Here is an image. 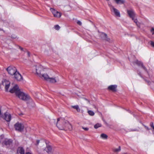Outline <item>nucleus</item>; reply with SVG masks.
<instances>
[{
	"mask_svg": "<svg viewBox=\"0 0 154 154\" xmlns=\"http://www.w3.org/2000/svg\"><path fill=\"white\" fill-rule=\"evenodd\" d=\"M57 126L59 129L71 131L72 130V126L71 124L66 120L63 119L59 118L57 119Z\"/></svg>",
	"mask_w": 154,
	"mask_h": 154,
	"instance_id": "obj_1",
	"label": "nucleus"
},
{
	"mask_svg": "<svg viewBox=\"0 0 154 154\" xmlns=\"http://www.w3.org/2000/svg\"><path fill=\"white\" fill-rule=\"evenodd\" d=\"M9 92L12 93H15L17 96L23 100H27L30 98L29 95L21 92L17 85H15L11 89Z\"/></svg>",
	"mask_w": 154,
	"mask_h": 154,
	"instance_id": "obj_2",
	"label": "nucleus"
},
{
	"mask_svg": "<svg viewBox=\"0 0 154 154\" xmlns=\"http://www.w3.org/2000/svg\"><path fill=\"white\" fill-rule=\"evenodd\" d=\"M127 12L129 17L131 18L132 20L134 21V22L136 23L137 26L139 28H140V23H138L137 19L135 18L136 14L134 11L131 9L130 10H128Z\"/></svg>",
	"mask_w": 154,
	"mask_h": 154,
	"instance_id": "obj_3",
	"label": "nucleus"
},
{
	"mask_svg": "<svg viewBox=\"0 0 154 154\" xmlns=\"http://www.w3.org/2000/svg\"><path fill=\"white\" fill-rule=\"evenodd\" d=\"M6 70L9 74L12 75H14L17 72L16 68L13 66H9L6 69Z\"/></svg>",
	"mask_w": 154,
	"mask_h": 154,
	"instance_id": "obj_4",
	"label": "nucleus"
},
{
	"mask_svg": "<svg viewBox=\"0 0 154 154\" xmlns=\"http://www.w3.org/2000/svg\"><path fill=\"white\" fill-rule=\"evenodd\" d=\"M16 130L21 132L23 130L24 126L23 124L17 122L14 125Z\"/></svg>",
	"mask_w": 154,
	"mask_h": 154,
	"instance_id": "obj_5",
	"label": "nucleus"
},
{
	"mask_svg": "<svg viewBox=\"0 0 154 154\" xmlns=\"http://www.w3.org/2000/svg\"><path fill=\"white\" fill-rule=\"evenodd\" d=\"M45 69L41 65L37 66L36 67V74L39 76L41 77V75L43 74L44 71Z\"/></svg>",
	"mask_w": 154,
	"mask_h": 154,
	"instance_id": "obj_6",
	"label": "nucleus"
},
{
	"mask_svg": "<svg viewBox=\"0 0 154 154\" xmlns=\"http://www.w3.org/2000/svg\"><path fill=\"white\" fill-rule=\"evenodd\" d=\"M111 11L112 12H113L115 15L117 17H120V12L119 10L115 8L114 6L111 5H109Z\"/></svg>",
	"mask_w": 154,
	"mask_h": 154,
	"instance_id": "obj_7",
	"label": "nucleus"
},
{
	"mask_svg": "<svg viewBox=\"0 0 154 154\" xmlns=\"http://www.w3.org/2000/svg\"><path fill=\"white\" fill-rule=\"evenodd\" d=\"M50 10L52 13L54 17L59 18L61 17L62 15L61 13L57 11L53 8H51Z\"/></svg>",
	"mask_w": 154,
	"mask_h": 154,
	"instance_id": "obj_8",
	"label": "nucleus"
},
{
	"mask_svg": "<svg viewBox=\"0 0 154 154\" xmlns=\"http://www.w3.org/2000/svg\"><path fill=\"white\" fill-rule=\"evenodd\" d=\"M2 84L4 86H5V91H8L10 85L9 81L6 79H4L2 81Z\"/></svg>",
	"mask_w": 154,
	"mask_h": 154,
	"instance_id": "obj_9",
	"label": "nucleus"
},
{
	"mask_svg": "<svg viewBox=\"0 0 154 154\" xmlns=\"http://www.w3.org/2000/svg\"><path fill=\"white\" fill-rule=\"evenodd\" d=\"M45 143L46 144L47 146L46 148L45 149V150L48 153H50L51 152L52 148V147L49 145H47V144L48 143V141L47 142L45 140H43L41 141V143Z\"/></svg>",
	"mask_w": 154,
	"mask_h": 154,
	"instance_id": "obj_10",
	"label": "nucleus"
},
{
	"mask_svg": "<svg viewBox=\"0 0 154 154\" xmlns=\"http://www.w3.org/2000/svg\"><path fill=\"white\" fill-rule=\"evenodd\" d=\"M12 143V140L10 139H5L2 143L3 146L5 145L7 147H8L9 146L11 145Z\"/></svg>",
	"mask_w": 154,
	"mask_h": 154,
	"instance_id": "obj_11",
	"label": "nucleus"
},
{
	"mask_svg": "<svg viewBox=\"0 0 154 154\" xmlns=\"http://www.w3.org/2000/svg\"><path fill=\"white\" fill-rule=\"evenodd\" d=\"M14 78L17 81H20L22 79V77L20 74L17 72L14 75Z\"/></svg>",
	"mask_w": 154,
	"mask_h": 154,
	"instance_id": "obj_12",
	"label": "nucleus"
},
{
	"mask_svg": "<svg viewBox=\"0 0 154 154\" xmlns=\"http://www.w3.org/2000/svg\"><path fill=\"white\" fill-rule=\"evenodd\" d=\"M3 117L4 119L7 122H9L11 119V115L8 112H5L4 114V116Z\"/></svg>",
	"mask_w": 154,
	"mask_h": 154,
	"instance_id": "obj_13",
	"label": "nucleus"
},
{
	"mask_svg": "<svg viewBox=\"0 0 154 154\" xmlns=\"http://www.w3.org/2000/svg\"><path fill=\"white\" fill-rule=\"evenodd\" d=\"M117 85H112L109 86L108 89L109 90L113 92H116L117 91Z\"/></svg>",
	"mask_w": 154,
	"mask_h": 154,
	"instance_id": "obj_14",
	"label": "nucleus"
},
{
	"mask_svg": "<svg viewBox=\"0 0 154 154\" xmlns=\"http://www.w3.org/2000/svg\"><path fill=\"white\" fill-rule=\"evenodd\" d=\"M59 81L58 77L53 78H49L48 81L52 83H55Z\"/></svg>",
	"mask_w": 154,
	"mask_h": 154,
	"instance_id": "obj_15",
	"label": "nucleus"
},
{
	"mask_svg": "<svg viewBox=\"0 0 154 154\" xmlns=\"http://www.w3.org/2000/svg\"><path fill=\"white\" fill-rule=\"evenodd\" d=\"M17 152L18 154H25V151L23 147H19L17 149Z\"/></svg>",
	"mask_w": 154,
	"mask_h": 154,
	"instance_id": "obj_16",
	"label": "nucleus"
},
{
	"mask_svg": "<svg viewBox=\"0 0 154 154\" xmlns=\"http://www.w3.org/2000/svg\"><path fill=\"white\" fill-rule=\"evenodd\" d=\"M135 63L138 66H141L142 67L143 69H144L146 71H147V70L146 68L144 66H143V63L141 62L138 60H137L135 62Z\"/></svg>",
	"mask_w": 154,
	"mask_h": 154,
	"instance_id": "obj_17",
	"label": "nucleus"
},
{
	"mask_svg": "<svg viewBox=\"0 0 154 154\" xmlns=\"http://www.w3.org/2000/svg\"><path fill=\"white\" fill-rule=\"evenodd\" d=\"M40 77L41 78H43L44 80L47 81H48L50 78L49 76L47 74H42L41 75V77Z\"/></svg>",
	"mask_w": 154,
	"mask_h": 154,
	"instance_id": "obj_18",
	"label": "nucleus"
},
{
	"mask_svg": "<svg viewBox=\"0 0 154 154\" xmlns=\"http://www.w3.org/2000/svg\"><path fill=\"white\" fill-rule=\"evenodd\" d=\"M100 137L103 139H106L108 137V136L104 133H103L101 134L100 136Z\"/></svg>",
	"mask_w": 154,
	"mask_h": 154,
	"instance_id": "obj_19",
	"label": "nucleus"
},
{
	"mask_svg": "<svg viewBox=\"0 0 154 154\" xmlns=\"http://www.w3.org/2000/svg\"><path fill=\"white\" fill-rule=\"evenodd\" d=\"M72 107L74 109H76L77 111L78 112H79L80 111V109H79V106L78 105L72 106Z\"/></svg>",
	"mask_w": 154,
	"mask_h": 154,
	"instance_id": "obj_20",
	"label": "nucleus"
},
{
	"mask_svg": "<svg viewBox=\"0 0 154 154\" xmlns=\"http://www.w3.org/2000/svg\"><path fill=\"white\" fill-rule=\"evenodd\" d=\"M117 4H124L125 1L124 0H114Z\"/></svg>",
	"mask_w": 154,
	"mask_h": 154,
	"instance_id": "obj_21",
	"label": "nucleus"
},
{
	"mask_svg": "<svg viewBox=\"0 0 154 154\" xmlns=\"http://www.w3.org/2000/svg\"><path fill=\"white\" fill-rule=\"evenodd\" d=\"M121 150V147L119 146L118 148H114L113 149V151L114 152H118L120 151Z\"/></svg>",
	"mask_w": 154,
	"mask_h": 154,
	"instance_id": "obj_22",
	"label": "nucleus"
},
{
	"mask_svg": "<svg viewBox=\"0 0 154 154\" xmlns=\"http://www.w3.org/2000/svg\"><path fill=\"white\" fill-rule=\"evenodd\" d=\"M101 124L97 123L94 125V128L96 129H97L99 127H101Z\"/></svg>",
	"mask_w": 154,
	"mask_h": 154,
	"instance_id": "obj_23",
	"label": "nucleus"
},
{
	"mask_svg": "<svg viewBox=\"0 0 154 154\" xmlns=\"http://www.w3.org/2000/svg\"><path fill=\"white\" fill-rule=\"evenodd\" d=\"M88 113L91 116H93L94 115V113L91 110L88 111Z\"/></svg>",
	"mask_w": 154,
	"mask_h": 154,
	"instance_id": "obj_24",
	"label": "nucleus"
},
{
	"mask_svg": "<svg viewBox=\"0 0 154 154\" xmlns=\"http://www.w3.org/2000/svg\"><path fill=\"white\" fill-rule=\"evenodd\" d=\"M60 27L58 25H56L54 26V28L56 30H58L60 29Z\"/></svg>",
	"mask_w": 154,
	"mask_h": 154,
	"instance_id": "obj_25",
	"label": "nucleus"
},
{
	"mask_svg": "<svg viewBox=\"0 0 154 154\" xmlns=\"http://www.w3.org/2000/svg\"><path fill=\"white\" fill-rule=\"evenodd\" d=\"M150 125L154 130V126L153 125V123L152 122H151L150 123Z\"/></svg>",
	"mask_w": 154,
	"mask_h": 154,
	"instance_id": "obj_26",
	"label": "nucleus"
},
{
	"mask_svg": "<svg viewBox=\"0 0 154 154\" xmlns=\"http://www.w3.org/2000/svg\"><path fill=\"white\" fill-rule=\"evenodd\" d=\"M150 45L152 47H154V42H153L152 41H151Z\"/></svg>",
	"mask_w": 154,
	"mask_h": 154,
	"instance_id": "obj_27",
	"label": "nucleus"
},
{
	"mask_svg": "<svg viewBox=\"0 0 154 154\" xmlns=\"http://www.w3.org/2000/svg\"><path fill=\"white\" fill-rule=\"evenodd\" d=\"M151 32L152 33V35H153L154 34V28H152L151 30Z\"/></svg>",
	"mask_w": 154,
	"mask_h": 154,
	"instance_id": "obj_28",
	"label": "nucleus"
},
{
	"mask_svg": "<svg viewBox=\"0 0 154 154\" xmlns=\"http://www.w3.org/2000/svg\"><path fill=\"white\" fill-rule=\"evenodd\" d=\"M77 23L78 25H80V26L82 24L81 22L80 21H79V20L77 21Z\"/></svg>",
	"mask_w": 154,
	"mask_h": 154,
	"instance_id": "obj_29",
	"label": "nucleus"
},
{
	"mask_svg": "<svg viewBox=\"0 0 154 154\" xmlns=\"http://www.w3.org/2000/svg\"><path fill=\"white\" fill-rule=\"evenodd\" d=\"M82 128L84 130H85V131H88L89 129L88 128H84V127H82Z\"/></svg>",
	"mask_w": 154,
	"mask_h": 154,
	"instance_id": "obj_30",
	"label": "nucleus"
},
{
	"mask_svg": "<svg viewBox=\"0 0 154 154\" xmlns=\"http://www.w3.org/2000/svg\"><path fill=\"white\" fill-rule=\"evenodd\" d=\"M40 141L39 140H37V141H36V145H38L39 143H40Z\"/></svg>",
	"mask_w": 154,
	"mask_h": 154,
	"instance_id": "obj_31",
	"label": "nucleus"
},
{
	"mask_svg": "<svg viewBox=\"0 0 154 154\" xmlns=\"http://www.w3.org/2000/svg\"><path fill=\"white\" fill-rule=\"evenodd\" d=\"M19 48L21 50L23 51V49L20 46H19Z\"/></svg>",
	"mask_w": 154,
	"mask_h": 154,
	"instance_id": "obj_32",
	"label": "nucleus"
},
{
	"mask_svg": "<svg viewBox=\"0 0 154 154\" xmlns=\"http://www.w3.org/2000/svg\"><path fill=\"white\" fill-rule=\"evenodd\" d=\"M26 154H32L29 152H26Z\"/></svg>",
	"mask_w": 154,
	"mask_h": 154,
	"instance_id": "obj_33",
	"label": "nucleus"
},
{
	"mask_svg": "<svg viewBox=\"0 0 154 154\" xmlns=\"http://www.w3.org/2000/svg\"><path fill=\"white\" fill-rule=\"evenodd\" d=\"M27 54L28 55V56H30V53H29V52H27Z\"/></svg>",
	"mask_w": 154,
	"mask_h": 154,
	"instance_id": "obj_34",
	"label": "nucleus"
},
{
	"mask_svg": "<svg viewBox=\"0 0 154 154\" xmlns=\"http://www.w3.org/2000/svg\"><path fill=\"white\" fill-rule=\"evenodd\" d=\"M0 115H1V117H2V113L1 112V114H0Z\"/></svg>",
	"mask_w": 154,
	"mask_h": 154,
	"instance_id": "obj_35",
	"label": "nucleus"
},
{
	"mask_svg": "<svg viewBox=\"0 0 154 154\" xmlns=\"http://www.w3.org/2000/svg\"><path fill=\"white\" fill-rule=\"evenodd\" d=\"M104 35H105V37H106L107 36V35L106 34H104Z\"/></svg>",
	"mask_w": 154,
	"mask_h": 154,
	"instance_id": "obj_36",
	"label": "nucleus"
},
{
	"mask_svg": "<svg viewBox=\"0 0 154 154\" xmlns=\"http://www.w3.org/2000/svg\"><path fill=\"white\" fill-rule=\"evenodd\" d=\"M123 154H128L127 153H124Z\"/></svg>",
	"mask_w": 154,
	"mask_h": 154,
	"instance_id": "obj_37",
	"label": "nucleus"
},
{
	"mask_svg": "<svg viewBox=\"0 0 154 154\" xmlns=\"http://www.w3.org/2000/svg\"><path fill=\"white\" fill-rule=\"evenodd\" d=\"M2 136V135L1 136V138Z\"/></svg>",
	"mask_w": 154,
	"mask_h": 154,
	"instance_id": "obj_38",
	"label": "nucleus"
},
{
	"mask_svg": "<svg viewBox=\"0 0 154 154\" xmlns=\"http://www.w3.org/2000/svg\"><path fill=\"white\" fill-rule=\"evenodd\" d=\"M85 99L86 100H88L87 99Z\"/></svg>",
	"mask_w": 154,
	"mask_h": 154,
	"instance_id": "obj_39",
	"label": "nucleus"
},
{
	"mask_svg": "<svg viewBox=\"0 0 154 154\" xmlns=\"http://www.w3.org/2000/svg\"><path fill=\"white\" fill-rule=\"evenodd\" d=\"M109 0H106V1H109Z\"/></svg>",
	"mask_w": 154,
	"mask_h": 154,
	"instance_id": "obj_40",
	"label": "nucleus"
}]
</instances>
